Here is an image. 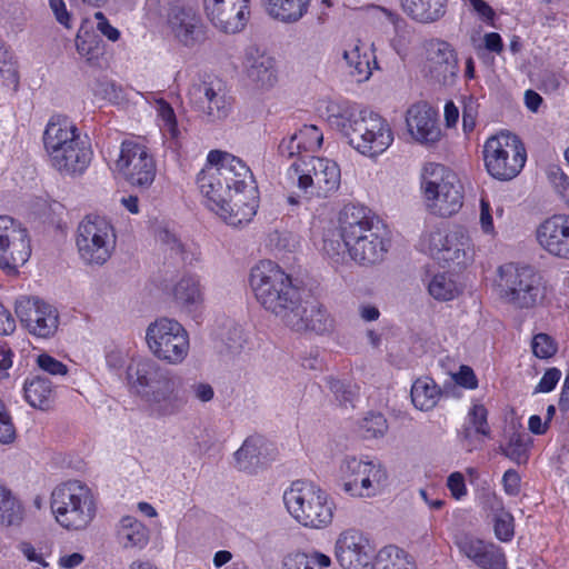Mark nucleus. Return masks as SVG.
Wrapping results in <instances>:
<instances>
[{"instance_id": "f257e3e1", "label": "nucleus", "mask_w": 569, "mask_h": 569, "mask_svg": "<svg viewBox=\"0 0 569 569\" xmlns=\"http://www.w3.org/2000/svg\"><path fill=\"white\" fill-rule=\"evenodd\" d=\"M327 121L348 143L363 156L375 158L393 142V132L386 119L376 112L360 110L345 102H329Z\"/></svg>"}, {"instance_id": "f03ea898", "label": "nucleus", "mask_w": 569, "mask_h": 569, "mask_svg": "<svg viewBox=\"0 0 569 569\" xmlns=\"http://www.w3.org/2000/svg\"><path fill=\"white\" fill-rule=\"evenodd\" d=\"M128 378L153 417L174 416L187 403L182 378L153 359L146 358L131 365Z\"/></svg>"}, {"instance_id": "7ed1b4c3", "label": "nucleus", "mask_w": 569, "mask_h": 569, "mask_svg": "<svg viewBox=\"0 0 569 569\" xmlns=\"http://www.w3.org/2000/svg\"><path fill=\"white\" fill-rule=\"evenodd\" d=\"M345 236L351 243V259L362 266L376 264L383 260L390 240L387 231L370 211L360 206L343 207Z\"/></svg>"}, {"instance_id": "20e7f679", "label": "nucleus", "mask_w": 569, "mask_h": 569, "mask_svg": "<svg viewBox=\"0 0 569 569\" xmlns=\"http://www.w3.org/2000/svg\"><path fill=\"white\" fill-rule=\"evenodd\" d=\"M250 287L258 302L282 321L301 298L300 289L277 263L262 260L250 272Z\"/></svg>"}, {"instance_id": "39448f33", "label": "nucleus", "mask_w": 569, "mask_h": 569, "mask_svg": "<svg viewBox=\"0 0 569 569\" xmlns=\"http://www.w3.org/2000/svg\"><path fill=\"white\" fill-rule=\"evenodd\" d=\"M50 507L56 521L67 530H83L97 513V502L91 489L80 481H68L51 492Z\"/></svg>"}, {"instance_id": "423d86ee", "label": "nucleus", "mask_w": 569, "mask_h": 569, "mask_svg": "<svg viewBox=\"0 0 569 569\" xmlns=\"http://www.w3.org/2000/svg\"><path fill=\"white\" fill-rule=\"evenodd\" d=\"M283 501L289 513L305 527L321 529L332 521V499L311 482H292L283 493Z\"/></svg>"}, {"instance_id": "0eeeda50", "label": "nucleus", "mask_w": 569, "mask_h": 569, "mask_svg": "<svg viewBox=\"0 0 569 569\" xmlns=\"http://www.w3.org/2000/svg\"><path fill=\"white\" fill-rule=\"evenodd\" d=\"M501 299L518 309H530L540 303L546 295L542 277L529 266L506 263L498 270Z\"/></svg>"}, {"instance_id": "6e6552de", "label": "nucleus", "mask_w": 569, "mask_h": 569, "mask_svg": "<svg viewBox=\"0 0 569 569\" xmlns=\"http://www.w3.org/2000/svg\"><path fill=\"white\" fill-rule=\"evenodd\" d=\"M288 179L310 197H328L338 190L341 180L337 162L318 157H299L288 169Z\"/></svg>"}, {"instance_id": "1a4fd4ad", "label": "nucleus", "mask_w": 569, "mask_h": 569, "mask_svg": "<svg viewBox=\"0 0 569 569\" xmlns=\"http://www.w3.org/2000/svg\"><path fill=\"white\" fill-rule=\"evenodd\" d=\"M428 209L437 216L449 217L462 206L461 184L455 172L442 164L428 163L422 176Z\"/></svg>"}, {"instance_id": "9d476101", "label": "nucleus", "mask_w": 569, "mask_h": 569, "mask_svg": "<svg viewBox=\"0 0 569 569\" xmlns=\"http://www.w3.org/2000/svg\"><path fill=\"white\" fill-rule=\"evenodd\" d=\"M482 153L488 173L500 181L515 179L527 160L523 143L510 132H500L487 139Z\"/></svg>"}, {"instance_id": "9b49d317", "label": "nucleus", "mask_w": 569, "mask_h": 569, "mask_svg": "<svg viewBox=\"0 0 569 569\" xmlns=\"http://www.w3.org/2000/svg\"><path fill=\"white\" fill-rule=\"evenodd\" d=\"M76 246L86 264L102 266L116 247L114 229L107 219L88 216L78 226Z\"/></svg>"}, {"instance_id": "f8f14e48", "label": "nucleus", "mask_w": 569, "mask_h": 569, "mask_svg": "<svg viewBox=\"0 0 569 569\" xmlns=\"http://www.w3.org/2000/svg\"><path fill=\"white\" fill-rule=\"evenodd\" d=\"M146 340L150 351L169 365L181 363L189 352V336L176 320L161 318L149 325Z\"/></svg>"}, {"instance_id": "ddd939ff", "label": "nucleus", "mask_w": 569, "mask_h": 569, "mask_svg": "<svg viewBox=\"0 0 569 569\" xmlns=\"http://www.w3.org/2000/svg\"><path fill=\"white\" fill-rule=\"evenodd\" d=\"M113 170L132 187L148 189L154 181L157 164L144 144L124 140L113 162Z\"/></svg>"}, {"instance_id": "4468645a", "label": "nucleus", "mask_w": 569, "mask_h": 569, "mask_svg": "<svg viewBox=\"0 0 569 569\" xmlns=\"http://www.w3.org/2000/svg\"><path fill=\"white\" fill-rule=\"evenodd\" d=\"M386 479L387 473L383 468L372 461L347 457L340 466V486L351 497L376 496Z\"/></svg>"}, {"instance_id": "2eb2a0df", "label": "nucleus", "mask_w": 569, "mask_h": 569, "mask_svg": "<svg viewBox=\"0 0 569 569\" xmlns=\"http://www.w3.org/2000/svg\"><path fill=\"white\" fill-rule=\"evenodd\" d=\"M422 243L428 253L443 264L467 266L473 260L470 237L461 229L445 233L440 230L425 234Z\"/></svg>"}, {"instance_id": "dca6fc26", "label": "nucleus", "mask_w": 569, "mask_h": 569, "mask_svg": "<svg viewBox=\"0 0 569 569\" xmlns=\"http://www.w3.org/2000/svg\"><path fill=\"white\" fill-rule=\"evenodd\" d=\"M14 311L21 325L34 337L48 339L58 330V310L39 297L20 296Z\"/></svg>"}, {"instance_id": "f3484780", "label": "nucleus", "mask_w": 569, "mask_h": 569, "mask_svg": "<svg viewBox=\"0 0 569 569\" xmlns=\"http://www.w3.org/2000/svg\"><path fill=\"white\" fill-rule=\"evenodd\" d=\"M166 27L172 38L180 44L192 48L206 39V28L202 18L194 7L173 1L168 4Z\"/></svg>"}, {"instance_id": "a211bd4d", "label": "nucleus", "mask_w": 569, "mask_h": 569, "mask_svg": "<svg viewBox=\"0 0 569 569\" xmlns=\"http://www.w3.org/2000/svg\"><path fill=\"white\" fill-rule=\"evenodd\" d=\"M335 553L343 569L372 568L375 549L369 539L357 529H348L339 535Z\"/></svg>"}, {"instance_id": "6ab92c4d", "label": "nucleus", "mask_w": 569, "mask_h": 569, "mask_svg": "<svg viewBox=\"0 0 569 569\" xmlns=\"http://www.w3.org/2000/svg\"><path fill=\"white\" fill-rule=\"evenodd\" d=\"M188 97L192 107L210 121L227 118L231 109V101L220 82L193 83L189 89Z\"/></svg>"}, {"instance_id": "aec40b11", "label": "nucleus", "mask_w": 569, "mask_h": 569, "mask_svg": "<svg viewBox=\"0 0 569 569\" xmlns=\"http://www.w3.org/2000/svg\"><path fill=\"white\" fill-rule=\"evenodd\" d=\"M282 322L297 332L323 335L333 328V319L319 302L302 301L301 298Z\"/></svg>"}, {"instance_id": "412c9836", "label": "nucleus", "mask_w": 569, "mask_h": 569, "mask_svg": "<svg viewBox=\"0 0 569 569\" xmlns=\"http://www.w3.org/2000/svg\"><path fill=\"white\" fill-rule=\"evenodd\" d=\"M428 77L443 87L455 84L459 72V61L453 47L443 40L430 43L427 58Z\"/></svg>"}, {"instance_id": "4be33fe9", "label": "nucleus", "mask_w": 569, "mask_h": 569, "mask_svg": "<svg viewBox=\"0 0 569 569\" xmlns=\"http://www.w3.org/2000/svg\"><path fill=\"white\" fill-rule=\"evenodd\" d=\"M207 161L217 164L219 171H226L224 183L232 192L257 193V186L250 168L238 157L220 151L211 150Z\"/></svg>"}, {"instance_id": "5701e85b", "label": "nucleus", "mask_w": 569, "mask_h": 569, "mask_svg": "<svg viewBox=\"0 0 569 569\" xmlns=\"http://www.w3.org/2000/svg\"><path fill=\"white\" fill-rule=\"evenodd\" d=\"M243 71L248 83L258 90H269L278 81L276 59L254 46L246 50Z\"/></svg>"}, {"instance_id": "b1692460", "label": "nucleus", "mask_w": 569, "mask_h": 569, "mask_svg": "<svg viewBox=\"0 0 569 569\" xmlns=\"http://www.w3.org/2000/svg\"><path fill=\"white\" fill-rule=\"evenodd\" d=\"M539 244L550 254L569 259V214H553L537 229Z\"/></svg>"}, {"instance_id": "393cba45", "label": "nucleus", "mask_w": 569, "mask_h": 569, "mask_svg": "<svg viewBox=\"0 0 569 569\" xmlns=\"http://www.w3.org/2000/svg\"><path fill=\"white\" fill-rule=\"evenodd\" d=\"M81 138L79 128L67 117H51L43 132V146L50 163L58 159L57 154L73 146L76 139Z\"/></svg>"}, {"instance_id": "a878e982", "label": "nucleus", "mask_w": 569, "mask_h": 569, "mask_svg": "<svg viewBox=\"0 0 569 569\" xmlns=\"http://www.w3.org/2000/svg\"><path fill=\"white\" fill-rule=\"evenodd\" d=\"M406 123L412 138L420 143L431 144L440 139L437 111L426 102L412 104L408 109Z\"/></svg>"}, {"instance_id": "bb28decb", "label": "nucleus", "mask_w": 569, "mask_h": 569, "mask_svg": "<svg viewBox=\"0 0 569 569\" xmlns=\"http://www.w3.org/2000/svg\"><path fill=\"white\" fill-rule=\"evenodd\" d=\"M223 176H227V172L219 171L217 164L210 162L197 176L198 188L206 198L207 207L213 212L221 210L222 206L231 200L233 193L224 183Z\"/></svg>"}, {"instance_id": "cd10ccee", "label": "nucleus", "mask_w": 569, "mask_h": 569, "mask_svg": "<svg viewBox=\"0 0 569 569\" xmlns=\"http://www.w3.org/2000/svg\"><path fill=\"white\" fill-rule=\"evenodd\" d=\"M248 3L239 1L234 3H217L214 11L204 9L210 21L226 33H236L240 31L249 14Z\"/></svg>"}, {"instance_id": "c85d7f7f", "label": "nucleus", "mask_w": 569, "mask_h": 569, "mask_svg": "<svg viewBox=\"0 0 569 569\" xmlns=\"http://www.w3.org/2000/svg\"><path fill=\"white\" fill-rule=\"evenodd\" d=\"M58 159L51 163L60 173L74 176L81 174L88 168L92 158V150L87 137L76 139L73 146H69L63 153L57 154Z\"/></svg>"}, {"instance_id": "c756f323", "label": "nucleus", "mask_w": 569, "mask_h": 569, "mask_svg": "<svg viewBox=\"0 0 569 569\" xmlns=\"http://www.w3.org/2000/svg\"><path fill=\"white\" fill-rule=\"evenodd\" d=\"M257 193L233 192L231 200L222 206L216 213L228 224L239 227L249 222L257 212Z\"/></svg>"}, {"instance_id": "7c9ffc66", "label": "nucleus", "mask_w": 569, "mask_h": 569, "mask_svg": "<svg viewBox=\"0 0 569 569\" xmlns=\"http://www.w3.org/2000/svg\"><path fill=\"white\" fill-rule=\"evenodd\" d=\"M116 538L123 549H143L150 540L149 528L132 516H123L116 525Z\"/></svg>"}, {"instance_id": "2f4dec72", "label": "nucleus", "mask_w": 569, "mask_h": 569, "mask_svg": "<svg viewBox=\"0 0 569 569\" xmlns=\"http://www.w3.org/2000/svg\"><path fill=\"white\" fill-rule=\"evenodd\" d=\"M311 0H263L266 12L283 23H296L308 12Z\"/></svg>"}, {"instance_id": "473e14b6", "label": "nucleus", "mask_w": 569, "mask_h": 569, "mask_svg": "<svg viewBox=\"0 0 569 569\" xmlns=\"http://www.w3.org/2000/svg\"><path fill=\"white\" fill-rule=\"evenodd\" d=\"M403 12L420 23L440 20L447 8V0H400Z\"/></svg>"}, {"instance_id": "72a5a7b5", "label": "nucleus", "mask_w": 569, "mask_h": 569, "mask_svg": "<svg viewBox=\"0 0 569 569\" xmlns=\"http://www.w3.org/2000/svg\"><path fill=\"white\" fill-rule=\"evenodd\" d=\"M18 238V242H21L24 247L22 252L19 253L17 251L12 238L9 241H4L3 246L0 247V269L9 276L17 274L18 269L28 261L31 254L27 230L21 231V237Z\"/></svg>"}, {"instance_id": "f704fd0d", "label": "nucleus", "mask_w": 569, "mask_h": 569, "mask_svg": "<svg viewBox=\"0 0 569 569\" xmlns=\"http://www.w3.org/2000/svg\"><path fill=\"white\" fill-rule=\"evenodd\" d=\"M27 402L41 410L50 408L54 401V390L51 381L41 376L28 378L23 386Z\"/></svg>"}, {"instance_id": "c9c22d12", "label": "nucleus", "mask_w": 569, "mask_h": 569, "mask_svg": "<svg viewBox=\"0 0 569 569\" xmlns=\"http://www.w3.org/2000/svg\"><path fill=\"white\" fill-rule=\"evenodd\" d=\"M441 395V389L429 377L417 379L413 382L410 392L413 406L421 411L433 409Z\"/></svg>"}, {"instance_id": "e433bc0d", "label": "nucleus", "mask_w": 569, "mask_h": 569, "mask_svg": "<svg viewBox=\"0 0 569 569\" xmlns=\"http://www.w3.org/2000/svg\"><path fill=\"white\" fill-rule=\"evenodd\" d=\"M323 252L336 262L343 261L347 256L351 258V243L345 236L343 209L339 217V229L329 230L323 237Z\"/></svg>"}, {"instance_id": "4c0bfd02", "label": "nucleus", "mask_w": 569, "mask_h": 569, "mask_svg": "<svg viewBox=\"0 0 569 569\" xmlns=\"http://www.w3.org/2000/svg\"><path fill=\"white\" fill-rule=\"evenodd\" d=\"M264 440L260 436L248 437L234 452L236 466L239 470L253 471L261 463Z\"/></svg>"}, {"instance_id": "58836bf2", "label": "nucleus", "mask_w": 569, "mask_h": 569, "mask_svg": "<svg viewBox=\"0 0 569 569\" xmlns=\"http://www.w3.org/2000/svg\"><path fill=\"white\" fill-rule=\"evenodd\" d=\"M365 46L357 40L350 49L343 51V58L352 70L350 73L357 77V81L368 80L371 76V54L367 50L362 52Z\"/></svg>"}, {"instance_id": "ea45409f", "label": "nucleus", "mask_w": 569, "mask_h": 569, "mask_svg": "<svg viewBox=\"0 0 569 569\" xmlns=\"http://www.w3.org/2000/svg\"><path fill=\"white\" fill-rule=\"evenodd\" d=\"M173 297L189 311L197 308L202 302L199 280L193 276L182 277L173 287Z\"/></svg>"}, {"instance_id": "a19ab883", "label": "nucleus", "mask_w": 569, "mask_h": 569, "mask_svg": "<svg viewBox=\"0 0 569 569\" xmlns=\"http://www.w3.org/2000/svg\"><path fill=\"white\" fill-rule=\"evenodd\" d=\"M24 517V509L10 489L0 485V525L19 526Z\"/></svg>"}, {"instance_id": "79ce46f5", "label": "nucleus", "mask_w": 569, "mask_h": 569, "mask_svg": "<svg viewBox=\"0 0 569 569\" xmlns=\"http://www.w3.org/2000/svg\"><path fill=\"white\" fill-rule=\"evenodd\" d=\"M100 42L101 40L93 31L92 23L89 20H83L76 38L78 53L91 62L97 59L100 53Z\"/></svg>"}, {"instance_id": "37998d69", "label": "nucleus", "mask_w": 569, "mask_h": 569, "mask_svg": "<svg viewBox=\"0 0 569 569\" xmlns=\"http://www.w3.org/2000/svg\"><path fill=\"white\" fill-rule=\"evenodd\" d=\"M330 565V557L319 551L289 553L282 560V569H325Z\"/></svg>"}, {"instance_id": "c03bdc74", "label": "nucleus", "mask_w": 569, "mask_h": 569, "mask_svg": "<svg viewBox=\"0 0 569 569\" xmlns=\"http://www.w3.org/2000/svg\"><path fill=\"white\" fill-rule=\"evenodd\" d=\"M430 296L439 301H449L459 295V288L448 273L435 274L428 283Z\"/></svg>"}, {"instance_id": "a18cd8bd", "label": "nucleus", "mask_w": 569, "mask_h": 569, "mask_svg": "<svg viewBox=\"0 0 569 569\" xmlns=\"http://www.w3.org/2000/svg\"><path fill=\"white\" fill-rule=\"evenodd\" d=\"M371 569H412L406 559L405 552L395 547L389 546L381 549L375 558Z\"/></svg>"}, {"instance_id": "49530a36", "label": "nucleus", "mask_w": 569, "mask_h": 569, "mask_svg": "<svg viewBox=\"0 0 569 569\" xmlns=\"http://www.w3.org/2000/svg\"><path fill=\"white\" fill-rule=\"evenodd\" d=\"M387 430V419L381 413H370L359 423V432L365 439L382 437Z\"/></svg>"}, {"instance_id": "de8ad7c7", "label": "nucleus", "mask_w": 569, "mask_h": 569, "mask_svg": "<svg viewBox=\"0 0 569 569\" xmlns=\"http://www.w3.org/2000/svg\"><path fill=\"white\" fill-rule=\"evenodd\" d=\"M157 241L164 248L166 251H170L171 254L179 256L182 261L184 257V246L168 226H159L156 230Z\"/></svg>"}, {"instance_id": "09e8293b", "label": "nucleus", "mask_w": 569, "mask_h": 569, "mask_svg": "<svg viewBox=\"0 0 569 569\" xmlns=\"http://www.w3.org/2000/svg\"><path fill=\"white\" fill-rule=\"evenodd\" d=\"M528 440L525 435L512 433L509 438L508 445L502 448V452L509 459L517 463L526 462L528 459Z\"/></svg>"}, {"instance_id": "8fccbe9b", "label": "nucleus", "mask_w": 569, "mask_h": 569, "mask_svg": "<svg viewBox=\"0 0 569 569\" xmlns=\"http://www.w3.org/2000/svg\"><path fill=\"white\" fill-rule=\"evenodd\" d=\"M26 230L17 224L14 220L9 216H0V247L3 246L4 241H9L12 238L13 244L17 247V251L20 253L24 250L21 242H18L21 237V231Z\"/></svg>"}, {"instance_id": "3c124183", "label": "nucleus", "mask_w": 569, "mask_h": 569, "mask_svg": "<svg viewBox=\"0 0 569 569\" xmlns=\"http://www.w3.org/2000/svg\"><path fill=\"white\" fill-rule=\"evenodd\" d=\"M303 151H316L323 141L322 132L313 124H305L295 133Z\"/></svg>"}, {"instance_id": "603ef678", "label": "nucleus", "mask_w": 569, "mask_h": 569, "mask_svg": "<svg viewBox=\"0 0 569 569\" xmlns=\"http://www.w3.org/2000/svg\"><path fill=\"white\" fill-rule=\"evenodd\" d=\"M0 77L4 79L8 86L13 84L16 88L19 83L16 63L2 42H0Z\"/></svg>"}, {"instance_id": "864d4df0", "label": "nucleus", "mask_w": 569, "mask_h": 569, "mask_svg": "<svg viewBox=\"0 0 569 569\" xmlns=\"http://www.w3.org/2000/svg\"><path fill=\"white\" fill-rule=\"evenodd\" d=\"M328 385L336 399L341 405L352 403L358 395L357 387L355 385L346 383L332 377L328 378Z\"/></svg>"}, {"instance_id": "5fc2aeb1", "label": "nucleus", "mask_w": 569, "mask_h": 569, "mask_svg": "<svg viewBox=\"0 0 569 569\" xmlns=\"http://www.w3.org/2000/svg\"><path fill=\"white\" fill-rule=\"evenodd\" d=\"M158 113L162 121L161 129L164 131V133L169 134L172 139L178 138L179 130L172 107L164 100H159Z\"/></svg>"}, {"instance_id": "6e6d98bb", "label": "nucleus", "mask_w": 569, "mask_h": 569, "mask_svg": "<svg viewBox=\"0 0 569 569\" xmlns=\"http://www.w3.org/2000/svg\"><path fill=\"white\" fill-rule=\"evenodd\" d=\"M532 352L540 359L552 357L557 352V345L547 333H538L531 342Z\"/></svg>"}, {"instance_id": "4d7b16f0", "label": "nucleus", "mask_w": 569, "mask_h": 569, "mask_svg": "<svg viewBox=\"0 0 569 569\" xmlns=\"http://www.w3.org/2000/svg\"><path fill=\"white\" fill-rule=\"evenodd\" d=\"M488 411L482 405H473L468 412V420L475 427L476 432L490 437V427L487 421Z\"/></svg>"}, {"instance_id": "13d9d810", "label": "nucleus", "mask_w": 569, "mask_h": 569, "mask_svg": "<svg viewBox=\"0 0 569 569\" xmlns=\"http://www.w3.org/2000/svg\"><path fill=\"white\" fill-rule=\"evenodd\" d=\"M547 174L556 191L569 206V177L557 166L550 167Z\"/></svg>"}, {"instance_id": "bf43d9fd", "label": "nucleus", "mask_w": 569, "mask_h": 569, "mask_svg": "<svg viewBox=\"0 0 569 569\" xmlns=\"http://www.w3.org/2000/svg\"><path fill=\"white\" fill-rule=\"evenodd\" d=\"M495 533L501 541H509L513 537V518L509 512H501L496 516Z\"/></svg>"}, {"instance_id": "052dcab7", "label": "nucleus", "mask_w": 569, "mask_h": 569, "mask_svg": "<svg viewBox=\"0 0 569 569\" xmlns=\"http://www.w3.org/2000/svg\"><path fill=\"white\" fill-rule=\"evenodd\" d=\"M37 365L40 369L53 376H64L68 372V368L64 363L48 353L38 356Z\"/></svg>"}, {"instance_id": "680f3d73", "label": "nucleus", "mask_w": 569, "mask_h": 569, "mask_svg": "<svg viewBox=\"0 0 569 569\" xmlns=\"http://www.w3.org/2000/svg\"><path fill=\"white\" fill-rule=\"evenodd\" d=\"M482 569H505V556L500 552L488 551L485 549L478 560L475 562Z\"/></svg>"}, {"instance_id": "e2e57ef3", "label": "nucleus", "mask_w": 569, "mask_h": 569, "mask_svg": "<svg viewBox=\"0 0 569 569\" xmlns=\"http://www.w3.org/2000/svg\"><path fill=\"white\" fill-rule=\"evenodd\" d=\"M96 30L109 41L116 42L120 39V31L110 24L103 12L98 11L94 13Z\"/></svg>"}, {"instance_id": "0e129e2a", "label": "nucleus", "mask_w": 569, "mask_h": 569, "mask_svg": "<svg viewBox=\"0 0 569 569\" xmlns=\"http://www.w3.org/2000/svg\"><path fill=\"white\" fill-rule=\"evenodd\" d=\"M461 552L473 562L478 560L482 551L486 549L483 542L473 538H465L459 543Z\"/></svg>"}, {"instance_id": "69168bd1", "label": "nucleus", "mask_w": 569, "mask_h": 569, "mask_svg": "<svg viewBox=\"0 0 569 569\" xmlns=\"http://www.w3.org/2000/svg\"><path fill=\"white\" fill-rule=\"evenodd\" d=\"M244 342L242 330L234 327L229 330L228 337L224 339L226 350L230 355H237L242 350Z\"/></svg>"}, {"instance_id": "338daca9", "label": "nucleus", "mask_w": 569, "mask_h": 569, "mask_svg": "<svg viewBox=\"0 0 569 569\" xmlns=\"http://www.w3.org/2000/svg\"><path fill=\"white\" fill-rule=\"evenodd\" d=\"M561 377V372L557 368H550L548 369L542 378L540 379L539 383L537 385L535 392H550L555 389L556 385L558 383L559 379Z\"/></svg>"}, {"instance_id": "774afa93", "label": "nucleus", "mask_w": 569, "mask_h": 569, "mask_svg": "<svg viewBox=\"0 0 569 569\" xmlns=\"http://www.w3.org/2000/svg\"><path fill=\"white\" fill-rule=\"evenodd\" d=\"M478 104L470 98L462 110V127L465 132H471L476 127Z\"/></svg>"}]
</instances>
